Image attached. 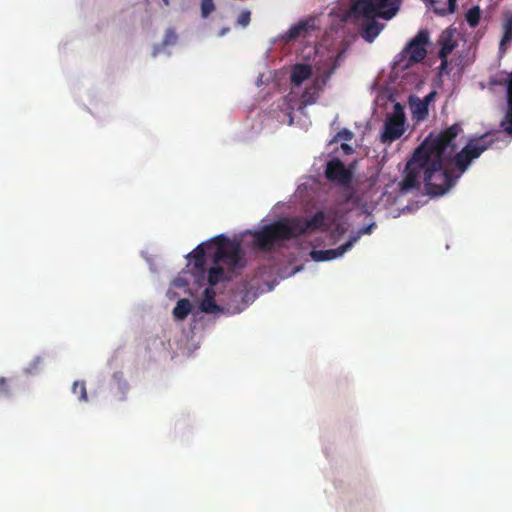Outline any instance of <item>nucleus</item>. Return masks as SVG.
Masks as SVG:
<instances>
[{
    "instance_id": "f704fd0d",
    "label": "nucleus",
    "mask_w": 512,
    "mask_h": 512,
    "mask_svg": "<svg viewBox=\"0 0 512 512\" xmlns=\"http://www.w3.org/2000/svg\"><path fill=\"white\" fill-rule=\"evenodd\" d=\"M440 60H441L440 69L444 70L448 65V58H446V62L444 64H443V59H440Z\"/></svg>"
},
{
    "instance_id": "412c9836",
    "label": "nucleus",
    "mask_w": 512,
    "mask_h": 512,
    "mask_svg": "<svg viewBox=\"0 0 512 512\" xmlns=\"http://www.w3.org/2000/svg\"><path fill=\"white\" fill-rule=\"evenodd\" d=\"M191 311V304L188 299H180L173 309V315L178 320L185 319Z\"/></svg>"
},
{
    "instance_id": "4be33fe9",
    "label": "nucleus",
    "mask_w": 512,
    "mask_h": 512,
    "mask_svg": "<svg viewBox=\"0 0 512 512\" xmlns=\"http://www.w3.org/2000/svg\"><path fill=\"white\" fill-rule=\"evenodd\" d=\"M308 30V22L307 21H300L298 24L293 25L290 27V29L287 31V39L294 40L298 38L302 32Z\"/></svg>"
},
{
    "instance_id": "a211bd4d",
    "label": "nucleus",
    "mask_w": 512,
    "mask_h": 512,
    "mask_svg": "<svg viewBox=\"0 0 512 512\" xmlns=\"http://www.w3.org/2000/svg\"><path fill=\"white\" fill-rule=\"evenodd\" d=\"M321 90L322 86L320 85L319 81H314L312 85L307 87L303 92L300 100L301 106L306 107L308 105L316 103L320 96Z\"/></svg>"
},
{
    "instance_id": "cd10ccee",
    "label": "nucleus",
    "mask_w": 512,
    "mask_h": 512,
    "mask_svg": "<svg viewBox=\"0 0 512 512\" xmlns=\"http://www.w3.org/2000/svg\"><path fill=\"white\" fill-rule=\"evenodd\" d=\"M251 13L249 10H243L237 19L239 25L246 27L250 22Z\"/></svg>"
},
{
    "instance_id": "f3484780",
    "label": "nucleus",
    "mask_w": 512,
    "mask_h": 512,
    "mask_svg": "<svg viewBox=\"0 0 512 512\" xmlns=\"http://www.w3.org/2000/svg\"><path fill=\"white\" fill-rule=\"evenodd\" d=\"M507 112L501 121V127L508 135H512V72L507 85Z\"/></svg>"
},
{
    "instance_id": "a878e982",
    "label": "nucleus",
    "mask_w": 512,
    "mask_h": 512,
    "mask_svg": "<svg viewBox=\"0 0 512 512\" xmlns=\"http://www.w3.org/2000/svg\"><path fill=\"white\" fill-rule=\"evenodd\" d=\"M512 40V20H507L504 24V34L501 40V44Z\"/></svg>"
},
{
    "instance_id": "2eb2a0df",
    "label": "nucleus",
    "mask_w": 512,
    "mask_h": 512,
    "mask_svg": "<svg viewBox=\"0 0 512 512\" xmlns=\"http://www.w3.org/2000/svg\"><path fill=\"white\" fill-rule=\"evenodd\" d=\"M216 293L212 287H207L200 302V309L205 313H217L221 310L215 302Z\"/></svg>"
},
{
    "instance_id": "aec40b11",
    "label": "nucleus",
    "mask_w": 512,
    "mask_h": 512,
    "mask_svg": "<svg viewBox=\"0 0 512 512\" xmlns=\"http://www.w3.org/2000/svg\"><path fill=\"white\" fill-rule=\"evenodd\" d=\"M216 266L211 267L208 271V283L209 285L215 286L220 281L224 279H230L231 274L226 275L225 268L221 266L220 264H215Z\"/></svg>"
},
{
    "instance_id": "423d86ee",
    "label": "nucleus",
    "mask_w": 512,
    "mask_h": 512,
    "mask_svg": "<svg viewBox=\"0 0 512 512\" xmlns=\"http://www.w3.org/2000/svg\"><path fill=\"white\" fill-rule=\"evenodd\" d=\"M428 143L425 140L417 147L406 164L405 176L400 183L402 192H407L420 187V178L424 177L425 164L428 161L426 148Z\"/></svg>"
},
{
    "instance_id": "393cba45",
    "label": "nucleus",
    "mask_w": 512,
    "mask_h": 512,
    "mask_svg": "<svg viewBox=\"0 0 512 512\" xmlns=\"http://www.w3.org/2000/svg\"><path fill=\"white\" fill-rule=\"evenodd\" d=\"M215 10L213 0H202L201 1V15L203 18H207Z\"/></svg>"
},
{
    "instance_id": "7c9ffc66",
    "label": "nucleus",
    "mask_w": 512,
    "mask_h": 512,
    "mask_svg": "<svg viewBox=\"0 0 512 512\" xmlns=\"http://www.w3.org/2000/svg\"><path fill=\"white\" fill-rule=\"evenodd\" d=\"M397 116L399 118H401L402 121H405V114H404L403 108L400 103H396L394 105V110L390 117H397Z\"/></svg>"
},
{
    "instance_id": "20e7f679",
    "label": "nucleus",
    "mask_w": 512,
    "mask_h": 512,
    "mask_svg": "<svg viewBox=\"0 0 512 512\" xmlns=\"http://www.w3.org/2000/svg\"><path fill=\"white\" fill-rule=\"evenodd\" d=\"M399 9L400 0H354L351 6V14L354 18L377 16L390 20Z\"/></svg>"
},
{
    "instance_id": "c85d7f7f",
    "label": "nucleus",
    "mask_w": 512,
    "mask_h": 512,
    "mask_svg": "<svg viewBox=\"0 0 512 512\" xmlns=\"http://www.w3.org/2000/svg\"><path fill=\"white\" fill-rule=\"evenodd\" d=\"M456 8H457V0H448L447 9L442 10V11L436 10V12L439 13L440 15L452 14L456 11Z\"/></svg>"
},
{
    "instance_id": "0eeeda50",
    "label": "nucleus",
    "mask_w": 512,
    "mask_h": 512,
    "mask_svg": "<svg viewBox=\"0 0 512 512\" xmlns=\"http://www.w3.org/2000/svg\"><path fill=\"white\" fill-rule=\"evenodd\" d=\"M428 44L429 32L427 30H420L401 52V59L397 61V65L405 69L424 60L427 55L426 46Z\"/></svg>"
},
{
    "instance_id": "9d476101",
    "label": "nucleus",
    "mask_w": 512,
    "mask_h": 512,
    "mask_svg": "<svg viewBox=\"0 0 512 512\" xmlns=\"http://www.w3.org/2000/svg\"><path fill=\"white\" fill-rule=\"evenodd\" d=\"M214 248L212 241L199 244L189 255V264L193 265V273L203 275L206 265V250Z\"/></svg>"
},
{
    "instance_id": "5701e85b",
    "label": "nucleus",
    "mask_w": 512,
    "mask_h": 512,
    "mask_svg": "<svg viewBox=\"0 0 512 512\" xmlns=\"http://www.w3.org/2000/svg\"><path fill=\"white\" fill-rule=\"evenodd\" d=\"M480 17H481V9L479 6H473L466 13V21L468 22L469 26L472 28L476 27L479 24Z\"/></svg>"
},
{
    "instance_id": "7ed1b4c3",
    "label": "nucleus",
    "mask_w": 512,
    "mask_h": 512,
    "mask_svg": "<svg viewBox=\"0 0 512 512\" xmlns=\"http://www.w3.org/2000/svg\"><path fill=\"white\" fill-rule=\"evenodd\" d=\"M212 242L216 249L213 256L214 264L223 266L228 274L235 273L244 267L242 249L238 242L231 241L223 235L215 237Z\"/></svg>"
},
{
    "instance_id": "6ab92c4d",
    "label": "nucleus",
    "mask_w": 512,
    "mask_h": 512,
    "mask_svg": "<svg viewBox=\"0 0 512 512\" xmlns=\"http://www.w3.org/2000/svg\"><path fill=\"white\" fill-rule=\"evenodd\" d=\"M410 108L412 118L416 121H423L427 118L429 110L426 101H422L419 98H411Z\"/></svg>"
},
{
    "instance_id": "f257e3e1",
    "label": "nucleus",
    "mask_w": 512,
    "mask_h": 512,
    "mask_svg": "<svg viewBox=\"0 0 512 512\" xmlns=\"http://www.w3.org/2000/svg\"><path fill=\"white\" fill-rule=\"evenodd\" d=\"M462 131L455 123L437 135L432 133L425 139L428 143L423 182L428 195L442 196L457 182L454 170L446 165L447 159L455 152L457 136Z\"/></svg>"
},
{
    "instance_id": "39448f33",
    "label": "nucleus",
    "mask_w": 512,
    "mask_h": 512,
    "mask_svg": "<svg viewBox=\"0 0 512 512\" xmlns=\"http://www.w3.org/2000/svg\"><path fill=\"white\" fill-rule=\"evenodd\" d=\"M293 237L288 220L274 222L253 233L255 246L263 252H270L277 242Z\"/></svg>"
},
{
    "instance_id": "ddd939ff",
    "label": "nucleus",
    "mask_w": 512,
    "mask_h": 512,
    "mask_svg": "<svg viewBox=\"0 0 512 512\" xmlns=\"http://www.w3.org/2000/svg\"><path fill=\"white\" fill-rule=\"evenodd\" d=\"M438 44L440 45L439 58L443 59V64L446 62V58L456 48L457 42L454 39V30L451 28L445 29L439 36Z\"/></svg>"
},
{
    "instance_id": "2f4dec72",
    "label": "nucleus",
    "mask_w": 512,
    "mask_h": 512,
    "mask_svg": "<svg viewBox=\"0 0 512 512\" xmlns=\"http://www.w3.org/2000/svg\"><path fill=\"white\" fill-rule=\"evenodd\" d=\"M42 363V358L41 357H36L33 359V361L30 363V366L28 368V372H33L35 370H37L38 366Z\"/></svg>"
},
{
    "instance_id": "9b49d317",
    "label": "nucleus",
    "mask_w": 512,
    "mask_h": 512,
    "mask_svg": "<svg viewBox=\"0 0 512 512\" xmlns=\"http://www.w3.org/2000/svg\"><path fill=\"white\" fill-rule=\"evenodd\" d=\"M404 123L401 118L388 117L384 123V129L381 134V141L383 143H391L400 138L404 133Z\"/></svg>"
},
{
    "instance_id": "dca6fc26",
    "label": "nucleus",
    "mask_w": 512,
    "mask_h": 512,
    "mask_svg": "<svg viewBox=\"0 0 512 512\" xmlns=\"http://www.w3.org/2000/svg\"><path fill=\"white\" fill-rule=\"evenodd\" d=\"M312 75V67L309 64H296L291 71V83L300 86Z\"/></svg>"
},
{
    "instance_id": "c9c22d12",
    "label": "nucleus",
    "mask_w": 512,
    "mask_h": 512,
    "mask_svg": "<svg viewBox=\"0 0 512 512\" xmlns=\"http://www.w3.org/2000/svg\"><path fill=\"white\" fill-rule=\"evenodd\" d=\"M342 148H343L344 150L350 149V147H349L347 144H342Z\"/></svg>"
},
{
    "instance_id": "6e6552de",
    "label": "nucleus",
    "mask_w": 512,
    "mask_h": 512,
    "mask_svg": "<svg viewBox=\"0 0 512 512\" xmlns=\"http://www.w3.org/2000/svg\"><path fill=\"white\" fill-rule=\"evenodd\" d=\"M288 221L294 237L301 236L310 231L327 230V225L325 224V215L323 211L316 212L310 218H293Z\"/></svg>"
},
{
    "instance_id": "72a5a7b5",
    "label": "nucleus",
    "mask_w": 512,
    "mask_h": 512,
    "mask_svg": "<svg viewBox=\"0 0 512 512\" xmlns=\"http://www.w3.org/2000/svg\"><path fill=\"white\" fill-rule=\"evenodd\" d=\"M435 92H430L428 95H426L423 99H421L422 101H426L427 103V106L429 107V104L430 102L434 99L435 97Z\"/></svg>"
},
{
    "instance_id": "4468645a",
    "label": "nucleus",
    "mask_w": 512,
    "mask_h": 512,
    "mask_svg": "<svg viewBox=\"0 0 512 512\" xmlns=\"http://www.w3.org/2000/svg\"><path fill=\"white\" fill-rule=\"evenodd\" d=\"M376 16L365 18L366 22L361 26L360 35L368 43H372L383 29V24L375 20Z\"/></svg>"
},
{
    "instance_id": "bb28decb",
    "label": "nucleus",
    "mask_w": 512,
    "mask_h": 512,
    "mask_svg": "<svg viewBox=\"0 0 512 512\" xmlns=\"http://www.w3.org/2000/svg\"><path fill=\"white\" fill-rule=\"evenodd\" d=\"M11 389L9 385V379L5 377H0V396H10Z\"/></svg>"
},
{
    "instance_id": "c756f323",
    "label": "nucleus",
    "mask_w": 512,
    "mask_h": 512,
    "mask_svg": "<svg viewBox=\"0 0 512 512\" xmlns=\"http://www.w3.org/2000/svg\"><path fill=\"white\" fill-rule=\"evenodd\" d=\"M353 138V133L348 129H342L335 137V140L350 141Z\"/></svg>"
},
{
    "instance_id": "e433bc0d",
    "label": "nucleus",
    "mask_w": 512,
    "mask_h": 512,
    "mask_svg": "<svg viewBox=\"0 0 512 512\" xmlns=\"http://www.w3.org/2000/svg\"><path fill=\"white\" fill-rule=\"evenodd\" d=\"M165 3H168V0H164Z\"/></svg>"
},
{
    "instance_id": "473e14b6",
    "label": "nucleus",
    "mask_w": 512,
    "mask_h": 512,
    "mask_svg": "<svg viewBox=\"0 0 512 512\" xmlns=\"http://www.w3.org/2000/svg\"><path fill=\"white\" fill-rule=\"evenodd\" d=\"M375 227V224L372 223L364 228H362L360 231H359V234H369L371 233L372 229Z\"/></svg>"
},
{
    "instance_id": "f8f14e48",
    "label": "nucleus",
    "mask_w": 512,
    "mask_h": 512,
    "mask_svg": "<svg viewBox=\"0 0 512 512\" xmlns=\"http://www.w3.org/2000/svg\"><path fill=\"white\" fill-rule=\"evenodd\" d=\"M358 238L359 236L352 237L345 244L335 249L312 250L310 253L311 258L317 262L333 260L339 256H342L346 251H348L358 240Z\"/></svg>"
},
{
    "instance_id": "b1692460",
    "label": "nucleus",
    "mask_w": 512,
    "mask_h": 512,
    "mask_svg": "<svg viewBox=\"0 0 512 512\" xmlns=\"http://www.w3.org/2000/svg\"><path fill=\"white\" fill-rule=\"evenodd\" d=\"M72 391L74 394L78 395L81 401L86 402L88 400L86 385L84 381H75L73 383Z\"/></svg>"
},
{
    "instance_id": "f03ea898",
    "label": "nucleus",
    "mask_w": 512,
    "mask_h": 512,
    "mask_svg": "<svg viewBox=\"0 0 512 512\" xmlns=\"http://www.w3.org/2000/svg\"><path fill=\"white\" fill-rule=\"evenodd\" d=\"M494 140L490 134H484L479 138L471 139L459 152H454L446 165L454 170L456 178H460L468 169L474 159H477L484 151L492 146ZM457 151V148L455 149Z\"/></svg>"
},
{
    "instance_id": "1a4fd4ad",
    "label": "nucleus",
    "mask_w": 512,
    "mask_h": 512,
    "mask_svg": "<svg viewBox=\"0 0 512 512\" xmlns=\"http://www.w3.org/2000/svg\"><path fill=\"white\" fill-rule=\"evenodd\" d=\"M353 173V170L349 167H346L344 163L338 158H333L326 164L325 177L330 182H333L339 186H349L353 179Z\"/></svg>"
}]
</instances>
